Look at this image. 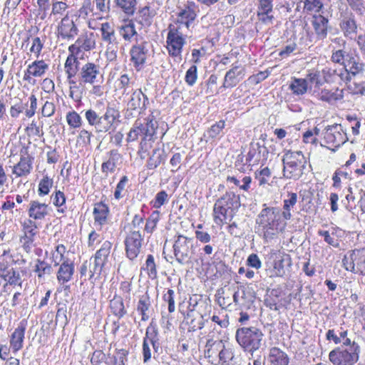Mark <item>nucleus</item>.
I'll use <instances>...</instances> for the list:
<instances>
[{
	"label": "nucleus",
	"mask_w": 365,
	"mask_h": 365,
	"mask_svg": "<svg viewBox=\"0 0 365 365\" xmlns=\"http://www.w3.org/2000/svg\"><path fill=\"white\" fill-rule=\"evenodd\" d=\"M111 247V242L105 241L101 248L96 252L95 255L91 258L93 259V267L90 269L89 279H92L95 275H101L103 268L108 262Z\"/></svg>",
	"instance_id": "9d476101"
},
{
	"label": "nucleus",
	"mask_w": 365,
	"mask_h": 365,
	"mask_svg": "<svg viewBox=\"0 0 365 365\" xmlns=\"http://www.w3.org/2000/svg\"><path fill=\"white\" fill-rule=\"evenodd\" d=\"M143 269L147 272V274L150 278L155 279L157 277L158 272L156 264L154 260V257L152 255H148Z\"/></svg>",
	"instance_id": "3c124183"
},
{
	"label": "nucleus",
	"mask_w": 365,
	"mask_h": 365,
	"mask_svg": "<svg viewBox=\"0 0 365 365\" xmlns=\"http://www.w3.org/2000/svg\"><path fill=\"white\" fill-rule=\"evenodd\" d=\"M244 76V69L242 68L237 66H233L226 73L223 84L219 89L235 86Z\"/></svg>",
	"instance_id": "b1692460"
},
{
	"label": "nucleus",
	"mask_w": 365,
	"mask_h": 365,
	"mask_svg": "<svg viewBox=\"0 0 365 365\" xmlns=\"http://www.w3.org/2000/svg\"><path fill=\"white\" fill-rule=\"evenodd\" d=\"M85 118L88 123L94 126L97 131V127L99 126L100 115L93 109H88L85 112Z\"/></svg>",
	"instance_id": "bf43d9fd"
},
{
	"label": "nucleus",
	"mask_w": 365,
	"mask_h": 365,
	"mask_svg": "<svg viewBox=\"0 0 365 365\" xmlns=\"http://www.w3.org/2000/svg\"><path fill=\"white\" fill-rule=\"evenodd\" d=\"M270 175V170L268 168H264L259 172L256 173V179L258 180L259 185H264L268 183Z\"/></svg>",
	"instance_id": "338daca9"
},
{
	"label": "nucleus",
	"mask_w": 365,
	"mask_h": 365,
	"mask_svg": "<svg viewBox=\"0 0 365 365\" xmlns=\"http://www.w3.org/2000/svg\"><path fill=\"white\" fill-rule=\"evenodd\" d=\"M78 63L79 61L78 58L74 55V53H71L68 56L64 64V69L67 75V78L76 76L78 71Z\"/></svg>",
	"instance_id": "c9c22d12"
},
{
	"label": "nucleus",
	"mask_w": 365,
	"mask_h": 365,
	"mask_svg": "<svg viewBox=\"0 0 365 365\" xmlns=\"http://www.w3.org/2000/svg\"><path fill=\"white\" fill-rule=\"evenodd\" d=\"M148 43L143 41L140 43L136 42L130 50V61L137 71H140L146 62L149 55Z\"/></svg>",
	"instance_id": "f8f14e48"
},
{
	"label": "nucleus",
	"mask_w": 365,
	"mask_h": 365,
	"mask_svg": "<svg viewBox=\"0 0 365 365\" xmlns=\"http://www.w3.org/2000/svg\"><path fill=\"white\" fill-rule=\"evenodd\" d=\"M29 73L34 77L43 76L48 69V64L43 60H36L28 66Z\"/></svg>",
	"instance_id": "4c0bfd02"
},
{
	"label": "nucleus",
	"mask_w": 365,
	"mask_h": 365,
	"mask_svg": "<svg viewBox=\"0 0 365 365\" xmlns=\"http://www.w3.org/2000/svg\"><path fill=\"white\" fill-rule=\"evenodd\" d=\"M312 24L317 37L319 39H324L327 36L328 19L322 15L313 16Z\"/></svg>",
	"instance_id": "cd10ccee"
},
{
	"label": "nucleus",
	"mask_w": 365,
	"mask_h": 365,
	"mask_svg": "<svg viewBox=\"0 0 365 365\" xmlns=\"http://www.w3.org/2000/svg\"><path fill=\"white\" fill-rule=\"evenodd\" d=\"M37 108V98L34 94H31L26 103L22 101L16 103L10 108V115L12 118H16L25 110V115L27 118L33 117Z\"/></svg>",
	"instance_id": "4468645a"
},
{
	"label": "nucleus",
	"mask_w": 365,
	"mask_h": 365,
	"mask_svg": "<svg viewBox=\"0 0 365 365\" xmlns=\"http://www.w3.org/2000/svg\"><path fill=\"white\" fill-rule=\"evenodd\" d=\"M345 68L346 71H349L353 75H356L364 70V65L363 63L360 62L358 57H349L348 59L346 60Z\"/></svg>",
	"instance_id": "c03bdc74"
},
{
	"label": "nucleus",
	"mask_w": 365,
	"mask_h": 365,
	"mask_svg": "<svg viewBox=\"0 0 365 365\" xmlns=\"http://www.w3.org/2000/svg\"><path fill=\"white\" fill-rule=\"evenodd\" d=\"M343 91L336 89L334 92L329 90H322L319 93V99L328 102L329 103H334L343 98Z\"/></svg>",
	"instance_id": "a18cd8bd"
},
{
	"label": "nucleus",
	"mask_w": 365,
	"mask_h": 365,
	"mask_svg": "<svg viewBox=\"0 0 365 365\" xmlns=\"http://www.w3.org/2000/svg\"><path fill=\"white\" fill-rule=\"evenodd\" d=\"M143 341L149 342L152 345L155 353H159L161 350V346L159 342V336L158 329L155 326L150 324L146 329L145 336Z\"/></svg>",
	"instance_id": "7c9ffc66"
},
{
	"label": "nucleus",
	"mask_w": 365,
	"mask_h": 365,
	"mask_svg": "<svg viewBox=\"0 0 365 365\" xmlns=\"http://www.w3.org/2000/svg\"><path fill=\"white\" fill-rule=\"evenodd\" d=\"M25 331L26 326L21 322L11 335L10 348L14 354L23 347L24 340L25 338Z\"/></svg>",
	"instance_id": "393cba45"
},
{
	"label": "nucleus",
	"mask_w": 365,
	"mask_h": 365,
	"mask_svg": "<svg viewBox=\"0 0 365 365\" xmlns=\"http://www.w3.org/2000/svg\"><path fill=\"white\" fill-rule=\"evenodd\" d=\"M149 103L148 98L140 89H135L132 92L130 98L128 101L127 106L128 109L135 110L139 109L145 110Z\"/></svg>",
	"instance_id": "6ab92c4d"
},
{
	"label": "nucleus",
	"mask_w": 365,
	"mask_h": 365,
	"mask_svg": "<svg viewBox=\"0 0 365 365\" xmlns=\"http://www.w3.org/2000/svg\"><path fill=\"white\" fill-rule=\"evenodd\" d=\"M34 272L37 273L39 278H41L45 275L51 274L52 267L47 262L38 259L35 265Z\"/></svg>",
	"instance_id": "603ef678"
},
{
	"label": "nucleus",
	"mask_w": 365,
	"mask_h": 365,
	"mask_svg": "<svg viewBox=\"0 0 365 365\" xmlns=\"http://www.w3.org/2000/svg\"><path fill=\"white\" fill-rule=\"evenodd\" d=\"M318 234L319 236L324 237V241L334 247L339 246V240L336 239V235L334 233L330 234L329 231L319 230Z\"/></svg>",
	"instance_id": "0e129e2a"
},
{
	"label": "nucleus",
	"mask_w": 365,
	"mask_h": 365,
	"mask_svg": "<svg viewBox=\"0 0 365 365\" xmlns=\"http://www.w3.org/2000/svg\"><path fill=\"white\" fill-rule=\"evenodd\" d=\"M103 76L99 65L87 62L79 69L78 81L81 85H94L101 83Z\"/></svg>",
	"instance_id": "6e6552de"
},
{
	"label": "nucleus",
	"mask_w": 365,
	"mask_h": 365,
	"mask_svg": "<svg viewBox=\"0 0 365 365\" xmlns=\"http://www.w3.org/2000/svg\"><path fill=\"white\" fill-rule=\"evenodd\" d=\"M96 46V41L92 34L82 35L78 38L75 43L68 47L70 53H77L81 51H90Z\"/></svg>",
	"instance_id": "aec40b11"
},
{
	"label": "nucleus",
	"mask_w": 365,
	"mask_h": 365,
	"mask_svg": "<svg viewBox=\"0 0 365 365\" xmlns=\"http://www.w3.org/2000/svg\"><path fill=\"white\" fill-rule=\"evenodd\" d=\"M342 264L346 271L365 276V248L349 252L342 259Z\"/></svg>",
	"instance_id": "0eeeda50"
},
{
	"label": "nucleus",
	"mask_w": 365,
	"mask_h": 365,
	"mask_svg": "<svg viewBox=\"0 0 365 365\" xmlns=\"http://www.w3.org/2000/svg\"><path fill=\"white\" fill-rule=\"evenodd\" d=\"M169 197L166 191L161 190L158 192L155 198L151 201V205L154 208L158 209L163 205L168 202Z\"/></svg>",
	"instance_id": "6e6d98bb"
},
{
	"label": "nucleus",
	"mask_w": 365,
	"mask_h": 365,
	"mask_svg": "<svg viewBox=\"0 0 365 365\" xmlns=\"http://www.w3.org/2000/svg\"><path fill=\"white\" fill-rule=\"evenodd\" d=\"M186 323L188 324V331H195L201 329L204 327L202 316L190 311L185 317Z\"/></svg>",
	"instance_id": "f704fd0d"
},
{
	"label": "nucleus",
	"mask_w": 365,
	"mask_h": 365,
	"mask_svg": "<svg viewBox=\"0 0 365 365\" xmlns=\"http://www.w3.org/2000/svg\"><path fill=\"white\" fill-rule=\"evenodd\" d=\"M146 121L145 125L142 123V128L143 130H144V138L140 144L139 153H141L143 150H144L145 153L147 151L146 138H149V140H150L158 128V122L155 120L153 115H150L147 118Z\"/></svg>",
	"instance_id": "412c9836"
},
{
	"label": "nucleus",
	"mask_w": 365,
	"mask_h": 365,
	"mask_svg": "<svg viewBox=\"0 0 365 365\" xmlns=\"http://www.w3.org/2000/svg\"><path fill=\"white\" fill-rule=\"evenodd\" d=\"M68 8V5L65 1L52 0L50 16H53L55 18L63 17L66 14V13Z\"/></svg>",
	"instance_id": "79ce46f5"
},
{
	"label": "nucleus",
	"mask_w": 365,
	"mask_h": 365,
	"mask_svg": "<svg viewBox=\"0 0 365 365\" xmlns=\"http://www.w3.org/2000/svg\"><path fill=\"white\" fill-rule=\"evenodd\" d=\"M282 163L284 177L297 180L302 175L307 160L301 151L286 150L282 158Z\"/></svg>",
	"instance_id": "7ed1b4c3"
},
{
	"label": "nucleus",
	"mask_w": 365,
	"mask_h": 365,
	"mask_svg": "<svg viewBox=\"0 0 365 365\" xmlns=\"http://www.w3.org/2000/svg\"><path fill=\"white\" fill-rule=\"evenodd\" d=\"M269 361L271 365H288L287 354L277 347H272L269 351Z\"/></svg>",
	"instance_id": "473e14b6"
},
{
	"label": "nucleus",
	"mask_w": 365,
	"mask_h": 365,
	"mask_svg": "<svg viewBox=\"0 0 365 365\" xmlns=\"http://www.w3.org/2000/svg\"><path fill=\"white\" fill-rule=\"evenodd\" d=\"M100 31L101 39L106 43V47L118 46L114 28L108 22L101 24Z\"/></svg>",
	"instance_id": "a878e982"
},
{
	"label": "nucleus",
	"mask_w": 365,
	"mask_h": 365,
	"mask_svg": "<svg viewBox=\"0 0 365 365\" xmlns=\"http://www.w3.org/2000/svg\"><path fill=\"white\" fill-rule=\"evenodd\" d=\"M128 351L125 349L117 351L113 356L109 357V365H125Z\"/></svg>",
	"instance_id": "864d4df0"
},
{
	"label": "nucleus",
	"mask_w": 365,
	"mask_h": 365,
	"mask_svg": "<svg viewBox=\"0 0 365 365\" xmlns=\"http://www.w3.org/2000/svg\"><path fill=\"white\" fill-rule=\"evenodd\" d=\"M214 349L220 350L218 354L219 360L221 361L222 365L228 363L231 361L234 354L231 349L225 348L222 341H215L211 345V347L205 351V355L207 357L212 356V352Z\"/></svg>",
	"instance_id": "4be33fe9"
},
{
	"label": "nucleus",
	"mask_w": 365,
	"mask_h": 365,
	"mask_svg": "<svg viewBox=\"0 0 365 365\" xmlns=\"http://www.w3.org/2000/svg\"><path fill=\"white\" fill-rule=\"evenodd\" d=\"M159 220L160 212L158 211H154L146 221L145 231L148 233H152L155 230Z\"/></svg>",
	"instance_id": "5fc2aeb1"
},
{
	"label": "nucleus",
	"mask_w": 365,
	"mask_h": 365,
	"mask_svg": "<svg viewBox=\"0 0 365 365\" xmlns=\"http://www.w3.org/2000/svg\"><path fill=\"white\" fill-rule=\"evenodd\" d=\"M197 78V68L195 65L190 67L187 71L185 81L189 86H193Z\"/></svg>",
	"instance_id": "69168bd1"
},
{
	"label": "nucleus",
	"mask_w": 365,
	"mask_h": 365,
	"mask_svg": "<svg viewBox=\"0 0 365 365\" xmlns=\"http://www.w3.org/2000/svg\"><path fill=\"white\" fill-rule=\"evenodd\" d=\"M238 344L246 351L253 352L259 349L263 334L257 327H242L235 334Z\"/></svg>",
	"instance_id": "20e7f679"
},
{
	"label": "nucleus",
	"mask_w": 365,
	"mask_h": 365,
	"mask_svg": "<svg viewBox=\"0 0 365 365\" xmlns=\"http://www.w3.org/2000/svg\"><path fill=\"white\" fill-rule=\"evenodd\" d=\"M66 247L63 245H58L55 250L51 254L52 262L55 267L58 266L65 261H70V259L65 257Z\"/></svg>",
	"instance_id": "de8ad7c7"
},
{
	"label": "nucleus",
	"mask_w": 365,
	"mask_h": 365,
	"mask_svg": "<svg viewBox=\"0 0 365 365\" xmlns=\"http://www.w3.org/2000/svg\"><path fill=\"white\" fill-rule=\"evenodd\" d=\"M43 47V42L41 41L39 37L36 36L32 38V44L30 48V52L33 53L36 58H38Z\"/></svg>",
	"instance_id": "774afa93"
},
{
	"label": "nucleus",
	"mask_w": 365,
	"mask_h": 365,
	"mask_svg": "<svg viewBox=\"0 0 365 365\" xmlns=\"http://www.w3.org/2000/svg\"><path fill=\"white\" fill-rule=\"evenodd\" d=\"M66 120L71 128L76 129L82 125V118L76 111L71 110L66 113Z\"/></svg>",
	"instance_id": "8fccbe9b"
},
{
	"label": "nucleus",
	"mask_w": 365,
	"mask_h": 365,
	"mask_svg": "<svg viewBox=\"0 0 365 365\" xmlns=\"http://www.w3.org/2000/svg\"><path fill=\"white\" fill-rule=\"evenodd\" d=\"M58 34L63 39H73L78 35V29L70 18L68 14H66L61 18V20L58 26Z\"/></svg>",
	"instance_id": "dca6fc26"
},
{
	"label": "nucleus",
	"mask_w": 365,
	"mask_h": 365,
	"mask_svg": "<svg viewBox=\"0 0 365 365\" xmlns=\"http://www.w3.org/2000/svg\"><path fill=\"white\" fill-rule=\"evenodd\" d=\"M91 135V132L86 129H82L77 136L76 145L83 148L90 145Z\"/></svg>",
	"instance_id": "4d7b16f0"
},
{
	"label": "nucleus",
	"mask_w": 365,
	"mask_h": 365,
	"mask_svg": "<svg viewBox=\"0 0 365 365\" xmlns=\"http://www.w3.org/2000/svg\"><path fill=\"white\" fill-rule=\"evenodd\" d=\"M56 272V279L61 285H64L70 282L75 272V267L73 261H65L58 265Z\"/></svg>",
	"instance_id": "5701e85b"
},
{
	"label": "nucleus",
	"mask_w": 365,
	"mask_h": 365,
	"mask_svg": "<svg viewBox=\"0 0 365 365\" xmlns=\"http://www.w3.org/2000/svg\"><path fill=\"white\" fill-rule=\"evenodd\" d=\"M164 150L160 148H155L153 150L152 155L147 162V168L150 170L155 169L160 163L165 161Z\"/></svg>",
	"instance_id": "a19ab883"
},
{
	"label": "nucleus",
	"mask_w": 365,
	"mask_h": 365,
	"mask_svg": "<svg viewBox=\"0 0 365 365\" xmlns=\"http://www.w3.org/2000/svg\"><path fill=\"white\" fill-rule=\"evenodd\" d=\"M109 213L108 207L103 203L98 202L94 205L93 214L94 216L95 223L100 226L106 223Z\"/></svg>",
	"instance_id": "2f4dec72"
},
{
	"label": "nucleus",
	"mask_w": 365,
	"mask_h": 365,
	"mask_svg": "<svg viewBox=\"0 0 365 365\" xmlns=\"http://www.w3.org/2000/svg\"><path fill=\"white\" fill-rule=\"evenodd\" d=\"M116 7L128 16L134 14L137 0H114Z\"/></svg>",
	"instance_id": "ea45409f"
},
{
	"label": "nucleus",
	"mask_w": 365,
	"mask_h": 365,
	"mask_svg": "<svg viewBox=\"0 0 365 365\" xmlns=\"http://www.w3.org/2000/svg\"><path fill=\"white\" fill-rule=\"evenodd\" d=\"M196 5L193 1H187L178 14L176 21L173 24L183 31L189 32L193 27L196 19Z\"/></svg>",
	"instance_id": "9b49d317"
},
{
	"label": "nucleus",
	"mask_w": 365,
	"mask_h": 365,
	"mask_svg": "<svg viewBox=\"0 0 365 365\" xmlns=\"http://www.w3.org/2000/svg\"><path fill=\"white\" fill-rule=\"evenodd\" d=\"M53 178L45 175L42 179L40 180L38 186V195L40 197H43L48 195L51 188L53 187Z\"/></svg>",
	"instance_id": "09e8293b"
},
{
	"label": "nucleus",
	"mask_w": 365,
	"mask_h": 365,
	"mask_svg": "<svg viewBox=\"0 0 365 365\" xmlns=\"http://www.w3.org/2000/svg\"><path fill=\"white\" fill-rule=\"evenodd\" d=\"M143 240L139 230L132 231L126 236L125 239V253L130 260H133L139 255Z\"/></svg>",
	"instance_id": "ddd939ff"
},
{
	"label": "nucleus",
	"mask_w": 365,
	"mask_h": 365,
	"mask_svg": "<svg viewBox=\"0 0 365 365\" xmlns=\"http://www.w3.org/2000/svg\"><path fill=\"white\" fill-rule=\"evenodd\" d=\"M326 143L335 148H339L347 140L346 134L343 132L342 126L340 124H335L329 126L324 135Z\"/></svg>",
	"instance_id": "2eb2a0df"
},
{
	"label": "nucleus",
	"mask_w": 365,
	"mask_h": 365,
	"mask_svg": "<svg viewBox=\"0 0 365 365\" xmlns=\"http://www.w3.org/2000/svg\"><path fill=\"white\" fill-rule=\"evenodd\" d=\"M340 27L346 37L354 38L356 34L357 26L355 20L351 17H345L340 23Z\"/></svg>",
	"instance_id": "72a5a7b5"
},
{
	"label": "nucleus",
	"mask_w": 365,
	"mask_h": 365,
	"mask_svg": "<svg viewBox=\"0 0 365 365\" xmlns=\"http://www.w3.org/2000/svg\"><path fill=\"white\" fill-rule=\"evenodd\" d=\"M119 118V112L113 107H107L103 115H100L99 126L97 127L98 133H106L111 129L115 121Z\"/></svg>",
	"instance_id": "f3484780"
},
{
	"label": "nucleus",
	"mask_w": 365,
	"mask_h": 365,
	"mask_svg": "<svg viewBox=\"0 0 365 365\" xmlns=\"http://www.w3.org/2000/svg\"><path fill=\"white\" fill-rule=\"evenodd\" d=\"M120 36L126 41L130 42L134 37L138 36V33L134 24L130 21L119 28Z\"/></svg>",
	"instance_id": "37998d69"
},
{
	"label": "nucleus",
	"mask_w": 365,
	"mask_h": 365,
	"mask_svg": "<svg viewBox=\"0 0 365 365\" xmlns=\"http://www.w3.org/2000/svg\"><path fill=\"white\" fill-rule=\"evenodd\" d=\"M117 82L118 87L119 90L122 91L123 95L128 94L127 90L133 83L128 74L121 75L118 79Z\"/></svg>",
	"instance_id": "052dcab7"
},
{
	"label": "nucleus",
	"mask_w": 365,
	"mask_h": 365,
	"mask_svg": "<svg viewBox=\"0 0 365 365\" xmlns=\"http://www.w3.org/2000/svg\"><path fill=\"white\" fill-rule=\"evenodd\" d=\"M168 29L166 43L168 53L172 56H179L181 55L182 47L185 44V37L187 36L188 32L175 25H170Z\"/></svg>",
	"instance_id": "423d86ee"
},
{
	"label": "nucleus",
	"mask_w": 365,
	"mask_h": 365,
	"mask_svg": "<svg viewBox=\"0 0 365 365\" xmlns=\"http://www.w3.org/2000/svg\"><path fill=\"white\" fill-rule=\"evenodd\" d=\"M225 123L224 120H220L212 125L207 132L208 138L213 139L219 136L225 128Z\"/></svg>",
	"instance_id": "680f3d73"
},
{
	"label": "nucleus",
	"mask_w": 365,
	"mask_h": 365,
	"mask_svg": "<svg viewBox=\"0 0 365 365\" xmlns=\"http://www.w3.org/2000/svg\"><path fill=\"white\" fill-rule=\"evenodd\" d=\"M110 308L112 313L118 318L123 317L126 314L123 298L120 296H114L110 302Z\"/></svg>",
	"instance_id": "58836bf2"
},
{
	"label": "nucleus",
	"mask_w": 365,
	"mask_h": 365,
	"mask_svg": "<svg viewBox=\"0 0 365 365\" xmlns=\"http://www.w3.org/2000/svg\"><path fill=\"white\" fill-rule=\"evenodd\" d=\"M359 355L356 354V348L345 349L344 347H337L329 354V359L334 365H354L358 361Z\"/></svg>",
	"instance_id": "1a4fd4ad"
},
{
	"label": "nucleus",
	"mask_w": 365,
	"mask_h": 365,
	"mask_svg": "<svg viewBox=\"0 0 365 365\" xmlns=\"http://www.w3.org/2000/svg\"><path fill=\"white\" fill-rule=\"evenodd\" d=\"M280 219L281 210L277 207H265L259 214L256 222L262 227L267 240L272 239L284 229L286 223L281 224Z\"/></svg>",
	"instance_id": "f03ea898"
},
{
	"label": "nucleus",
	"mask_w": 365,
	"mask_h": 365,
	"mask_svg": "<svg viewBox=\"0 0 365 365\" xmlns=\"http://www.w3.org/2000/svg\"><path fill=\"white\" fill-rule=\"evenodd\" d=\"M240 206V196L233 192H226L214 205L212 215L215 223L220 227L227 224Z\"/></svg>",
	"instance_id": "f257e3e1"
},
{
	"label": "nucleus",
	"mask_w": 365,
	"mask_h": 365,
	"mask_svg": "<svg viewBox=\"0 0 365 365\" xmlns=\"http://www.w3.org/2000/svg\"><path fill=\"white\" fill-rule=\"evenodd\" d=\"M9 270L7 274L3 278L6 282L4 287L9 284L21 287L22 280L19 272L16 270L14 267L9 269Z\"/></svg>",
	"instance_id": "49530a36"
},
{
	"label": "nucleus",
	"mask_w": 365,
	"mask_h": 365,
	"mask_svg": "<svg viewBox=\"0 0 365 365\" xmlns=\"http://www.w3.org/2000/svg\"><path fill=\"white\" fill-rule=\"evenodd\" d=\"M289 89L294 95L302 96L307 93L308 89L307 80L305 78H292Z\"/></svg>",
	"instance_id": "e433bc0d"
},
{
	"label": "nucleus",
	"mask_w": 365,
	"mask_h": 365,
	"mask_svg": "<svg viewBox=\"0 0 365 365\" xmlns=\"http://www.w3.org/2000/svg\"><path fill=\"white\" fill-rule=\"evenodd\" d=\"M32 169V160L29 156H21L19 163L13 168L12 173L16 178L26 176Z\"/></svg>",
	"instance_id": "c85d7f7f"
},
{
	"label": "nucleus",
	"mask_w": 365,
	"mask_h": 365,
	"mask_svg": "<svg viewBox=\"0 0 365 365\" xmlns=\"http://www.w3.org/2000/svg\"><path fill=\"white\" fill-rule=\"evenodd\" d=\"M48 205L46 203L32 200L28 210L29 215L35 220H43L48 214Z\"/></svg>",
	"instance_id": "bb28decb"
},
{
	"label": "nucleus",
	"mask_w": 365,
	"mask_h": 365,
	"mask_svg": "<svg viewBox=\"0 0 365 365\" xmlns=\"http://www.w3.org/2000/svg\"><path fill=\"white\" fill-rule=\"evenodd\" d=\"M173 250L174 258L180 264H188L195 254L193 239L183 235H176L174 237Z\"/></svg>",
	"instance_id": "39448f33"
},
{
	"label": "nucleus",
	"mask_w": 365,
	"mask_h": 365,
	"mask_svg": "<svg viewBox=\"0 0 365 365\" xmlns=\"http://www.w3.org/2000/svg\"><path fill=\"white\" fill-rule=\"evenodd\" d=\"M150 307L151 302L148 293L140 296L137 304L136 309L141 315L142 321H147L149 319Z\"/></svg>",
	"instance_id": "c756f323"
},
{
	"label": "nucleus",
	"mask_w": 365,
	"mask_h": 365,
	"mask_svg": "<svg viewBox=\"0 0 365 365\" xmlns=\"http://www.w3.org/2000/svg\"><path fill=\"white\" fill-rule=\"evenodd\" d=\"M323 7L322 0H304V9L308 11L319 12Z\"/></svg>",
	"instance_id": "e2e57ef3"
},
{
	"label": "nucleus",
	"mask_w": 365,
	"mask_h": 365,
	"mask_svg": "<svg viewBox=\"0 0 365 365\" xmlns=\"http://www.w3.org/2000/svg\"><path fill=\"white\" fill-rule=\"evenodd\" d=\"M36 229L37 227L35 222L31 220L25 221L23 225L24 235L21 237V242L26 252L30 250L34 241V237L37 233Z\"/></svg>",
	"instance_id": "a211bd4d"
},
{
	"label": "nucleus",
	"mask_w": 365,
	"mask_h": 365,
	"mask_svg": "<svg viewBox=\"0 0 365 365\" xmlns=\"http://www.w3.org/2000/svg\"><path fill=\"white\" fill-rule=\"evenodd\" d=\"M139 135H144V130L142 128V123L136 121L128 134L127 141H135L138 138Z\"/></svg>",
	"instance_id": "13d9d810"
}]
</instances>
